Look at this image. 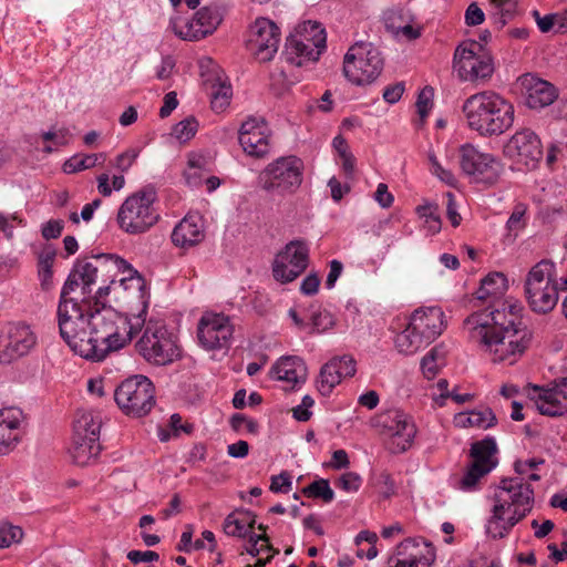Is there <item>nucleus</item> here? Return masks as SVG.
Masks as SVG:
<instances>
[{
  "label": "nucleus",
  "mask_w": 567,
  "mask_h": 567,
  "mask_svg": "<svg viewBox=\"0 0 567 567\" xmlns=\"http://www.w3.org/2000/svg\"><path fill=\"white\" fill-rule=\"evenodd\" d=\"M483 315L463 322V331L492 363L513 365L532 343V332L523 322L522 311Z\"/></svg>",
  "instance_id": "1"
},
{
  "label": "nucleus",
  "mask_w": 567,
  "mask_h": 567,
  "mask_svg": "<svg viewBox=\"0 0 567 567\" xmlns=\"http://www.w3.org/2000/svg\"><path fill=\"white\" fill-rule=\"evenodd\" d=\"M144 320L135 317L127 320L112 308L102 307L94 312L81 311V326L75 329V338H61L80 357L91 361H102L110 352L117 351L131 342L141 330Z\"/></svg>",
  "instance_id": "2"
},
{
  "label": "nucleus",
  "mask_w": 567,
  "mask_h": 567,
  "mask_svg": "<svg viewBox=\"0 0 567 567\" xmlns=\"http://www.w3.org/2000/svg\"><path fill=\"white\" fill-rule=\"evenodd\" d=\"M493 506L487 530L493 537H504L534 506V489L522 477L503 478L491 496Z\"/></svg>",
  "instance_id": "3"
},
{
  "label": "nucleus",
  "mask_w": 567,
  "mask_h": 567,
  "mask_svg": "<svg viewBox=\"0 0 567 567\" xmlns=\"http://www.w3.org/2000/svg\"><path fill=\"white\" fill-rule=\"evenodd\" d=\"M462 110L468 127L482 137L499 136L514 124V105L494 91L468 96Z\"/></svg>",
  "instance_id": "4"
},
{
  "label": "nucleus",
  "mask_w": 567,
  "mask_h": 567,
  "mask_svg": "<svg viewBox=\"0 0 567 567\" xmlns=\"http://www.w3.org/2000/svg\"><path fill=\"white\" fill-rule=\"evenodd\" d=\"M525 295L530 309L537 313L550 312L558 301L556 265L549 259H543L527 272Z\"/></svg>",
  "instance_id": "5"
},
{
  "label": "nucleus",
  "mask_w": 567,
  "mask_h": 567,
  "mask_svg": "<svg viewBox=\"0 0 567 567\" xmlns=\"http://www.w3.org/2000/svg\"><path fill=\"white\" fill-rule=\"evenodd\" d=\"M156 193L148 187L130 195L117 212L120 229L128 235L148 231L159 220V214L154 207Z\"/></svg>",
  "instance_id": "6"
},
{
  "label": "nucleus",
  "mask_w": 567,
  "mask_h": 567,
  "mask_svg": "<svg viewBox=\"0 0 567 567\" xmlns=\"http://www.w3.org/2000/svg\"><path fill=\"white\" fill-rule=\"evenodd\" d=\"M143 326L144 331L135 348L145 361L154 365H166L181 358L176 337L163 322L150 320Z\"/></svg>",
  "instance_id": "7"
},
{
  "label": "nucleus",
  "mask_w": 567,
  "mask_h": 567,
  "mask_svg": "<svg viewBox=\"0 0 567 567\" xmlns=\"http://www.w3.org/2000/svg\"><path fill=\"white\" fill-rule=\"evenodd\" d=\"M326 31L318 22H303L287 38L284 55L287 62L297 66L316 62L326 49Z\"/></svg>",
  "instance_id": "8"
},
{
  "label": "nucleus",
  "mask_w": 567,
  "mask_h": 567,
  "mask_svg": "<svg viewBox=\"0 0 567 567\" xmlns=\"http://www.w3.org/2000/svg\"><path fill=\"white\" fill-rule=\"evenodd\" d=\"M453 71L463 82L484 84L494 73V63L481 43L467 40L455 49Z\"/></svg>",
  "instance_id": "9"
},
{
  "label": "nucleus",
  "mask_w": 567,
  "mask_h": 567,
  "mask_svg": "<svg viewBox=\"0 0 567 567\" xmlns=\"http://www.w3.org/2000/svg\"><path fill=\"white\" fill-rule=\"evenodd\" d=\"M303 163L296 156L279 157L258 175V185L269 194L295 193L302 183Z\"/></svg>",
  "instance_id": "10"
},
{
  "label": "nucleus",
  "mask_w": 567,
  "mask_h": 567,
  "mask_svg": "<svg viewBox=\"0 0 567 567\" xmlns=\"http://www.w3.org/2000/svg\"><path fill=\"white\" fill-rule=\"evenodd\" d=\"M382 70L383 58L372 43L358 42L344 55L343 73L353 84H370Z\"/></svg>",
  "instance_id": "11"
},
{
  "label": "nucleus",
  "mask_w": 567,
  "mask_h": 567,
  "mask_svg": "<svg viewBox=\"0 0 567 567\" xmlns=\"http://www.w3.org/2000/svg\"><path fill=\"white\" fill-rule=\"evenodd\" d=\"M114 400L126 415L141 417L150 413L155 404V388L148 378L134 375L115 389Z\"/></svg>",
  "instance_id": "12"
},
{
  "label": "nucleus",
  "mask_w": 567,
  "mask_h": 567,
  "mask_svg": "<svg viewBox=\"0 0 567 567\" xmlns=\"http://www.w3.org/2000/svg\"><path fill=\"white\" fill-rule=\"evenodd\" d=\"M508 289L507 278L502 272H491L481 280L478 289L475 291L477 300L483 301L486 306L474 311L464 319L463 322H471L473 319L488 315L494 317L498 312L522 311V306L513 300L505 298Z\"/></svg>",
  "instance_id": "13"
},
{
  "label": "nucleus",
  "mask_w": 567,
  "mask_h": 567,
  "mask_svg": "<svg viewBox=\"0 0 567 567\" xmlns=\"http://www.w3.org/2000/svg\"><path fill=\"white\" fill-rule=\"evenodd\" d=\"M503 154L518 167L534 171L543 158L540 138L530 128H519L504 144Z\"/></svg>",
  "instance_id": "14"
},
{
  "label": "nucleus",
  "mask_w": 567,
  "mask_h": 567,
  "mask_svg": "<svg viewBox=\"0 0 567 567\" xmlns=\"http://www.w3.org/2000/svg\"><path fill=\"white\" fill-rule=\"evenodd\" d=\"M377 422L391 453L401 454L411 449L416 426L410 415L400 410H389L380 414Z\"/></svg>",
  "instance_id": "15"
},
{
  "label": "nucleus",
  "mask_w": 567,
  "mask_h": 567,
  "mask_svg": "<svg viewBox=\"0 0 567 567\" xmlns=\"http://www.w3.org/2000/svg\"><path fill=\"white\" fill-rule=\"evenodd\" d=\"M460 166L464 174L477 183L495 184L504 166L499 158L489 153H483L475 146L466 144L460 148Z\"/></svg>",
  "instance_id": "16"
},
{
  "label": "nucleus",
  "mask_w": 567,
  "mask_h": 567,
  "mask_svg": "<svg viewBox=\"0 0 567 567\" xmlns=\"http://www.w3.org/2000/svg\"><path fill=\"white\" fill-rule=\"evenodd\" d=\"M76 269L80 272L83 295L91 292V286L96 282H114L121 272L126 268V261L113 255H97L90 259L79 261Z\"/></svg>",
  "instance_id": "17"
},
{
  "label": "nucleus",
  "mask_w": 567,
  "mask_h": 567,
  "mask_svg": "<svg viewBox=\"0 0 567 567\" xmlns=\"http://www.w3.org/2000/svg\"><path fill=\"white\" fill-rule=\"evenodd\" d=\"M309 249L305 241L292 240L277 255L272 264V274L277 281L287 284L298 278L307 268Z\"/></svg>",
  "instance_id": "18"
},
{
  "label": "nucleus",
  "mask_w": 567,
  "mask_h": 567,
  "mask_svg": "<svg viewBox=\"0 0 567 567\" xmlns=\"http://www.w3.org/2000/svg\"><path fill=\"white\" fill-rule=\"evenodd\" d=\"M279 42V28L271 20L259 18L250 25L247 48L258 61H270L278 51Z\"/></svg>",
  "instance_id": "19"
},
{
  "label": "nucleus",
  "mask_w": 567,
  "mask_h": 567,
  "mask_svg": "<svg viewBox=\"0 0 567 567\" xmlns=\"http://www.w3.org/2000/svg\"><path fill=\"white\" fill-rule=\"evenodd\" d=\"M234 327L228 317L221 313H205L198 323V340L207 350L228 348Z\"/></svg>",
  "instance_id": "20"
},
{
  "label": "nucleus",
  "mask_w": 567,
  "mask_h": 567,
  "mask_svg": "<svg viewBox=\"0 0 567 567\" xmlns=\"http://www.w3.org/2000/svg\"><path fill=\"white\" fill-rule=\"evenodd\" d=\"M496 450V443L493 439H485L472 444L471 456L473 457V462L460 482L462 489H473L480 478L496 466V460L494 457Z\"/></svg>",
  "instance_id": "21"
},
{
  "label": "nucleus",
  "mask_w": 567,
  "mask_h": 567,
  "mask_svg": "<svg viewBox=\"0 0 567 567\" xmlns=\"http://www.w3.org/2000/svg\"><path fill=\"white\" fill-rule=\"evenodd\" d=\"M528 398L536 410L548 416H560L567 413V378L555 381L550 388L534 385L528 391Z\"/></svg>",
  "instance_id": "22"
},
{
  "label": "nucleus",
  "mask_w": 567,
  "mask_h": 567,
  "mask_svg": "<svg viewBox=\"0 0 567 567\" xmlns=\"http://www.w3.org/2000/svg\"><path fill=\"white\" fill-rule=\"evenodd\" d=\"M79 275L80 272L75 268L69 276L62 288L58 306V326L68 338H75V328L78 324L81 326V311H84L78 302L68 297L75 287L82 285Z\"/></svg>",
  "instance_id": "23"
},
{
  "label": "nucleus",
  "mask_w": 567,
  "mask_h": 567,
  "mask_svg": "<svg viewBox=\"0 0 567 567\" xmlns=\"http://www.w3.org/2000/svg\"><path fill=\"white\" fill-rule=\"evenodd\" d=\"M37 336L29 324L18 322L8 328L0 340V362L10 363L28 354L37 344Z\"/></svg>",
  "instance_id": "24"
},
{
  "label": "nucleus",
  "mask_w": 567,
  "mask_h": 567,
  "mask_svg": "<svg viewBox=\"0 0 567 567\" xmlns=\"http://www.w3.org/2000/svg\"><path fill=\"white\" fill-rule=\"evenodd\" d=\"M221 20L223 16L217 6H206L198 10L194 19L183 27L174 24L173 30L183 40L197 41L212 34Z\"/></svg>",
  "instance_id": "25"
},
{
  "label": "nucleus",
  "mask_w": 567,
  "mask_h": 567,
  "mask_svg": "<svg viewBox=\"0 0 567 567\" xmlns=\"http://www.w3.org/2000/svg\"><path fill=\"white\" fill-rule=\"evenodd\" d=\"M270 134L262 120L250 118L241 124L239 144L252 157H265L270 152Z\"/></svg>",
  "instance_id": "26"
},
{
  "label": "nucleus",
  "mask_w": 567,
  "mask_h": 567,
  "mask_svg": "<svg viewBox=\"0 0 567 567\" xmlns=\"http://www.w3.org/2000/svg\"><path fill=\"white\" fill-rule=\"evenodd\" d=\"M526 105L532 110H540L553 104L558 97L557 87L550 82L533 74L518 78Z\"/></svg>",
  "instance_id": "27"
},
{
  "label": "nucleus",
  "mask_w": 567,
  "mask_h": 567,
  "mask_svg": "<svg viewBox=\"0 0 567 567\" xmlns=\"http://www.w3.org/2000/svg\"><path fill=\"white\" fill-rule=\"evenodd\" d=\"M114 292L120 295L126 292L132 299H136L142 308L136 315L145 321L146 311L150 303V295L146 289L145 279L126 262V268H121L120 276L114 278ZM135 316L131 319L134 320Z\"/></svg>",
  "instance_id": "28"
},
{
  "label": "nucleus",
  "mask_w": 567,
  "mask_h": 567,
  "mask_svg": "<svg viewBox=\"0 0 567 567\" xmlns=\"http://www.w3.org/2000/svg\"><path fill=\"white\" fill-rule=\"evenodd\" d=\"M434 560L433 547L408 538L398 546L391 567H431Z\"/></svg>",
  "instance_id": "29"
},
{
  "label": "nucleus",
  "mask_w": 567,
  "mask_h": 567,
  "mask_svg": "<svg viewBox=\"0 0 567 567\" xmlns=\"http://www.w3.org/2000/svg\"><path fill=\"white\" fill-rule=\"evenodd\" d=\"M24 419L19 408L10 406L0 410V456L9 454L20 442Z\"/></svg>",
  "instance_id": "30"
},
{
  "label": "nucleus",
  "mask_w": 567,
  "mask_h": 567,
  "mask_svg": "<svg viewBox=\"0 0 567 567\" xmlns=\"http://www.w3.org/2000/svg\"><path fill=\"white\" fill-rule=\"evenodd\" d=\"M410 321L413 323V329H416L429 344L433 342L445 328L444 312L439 307H427L416 309Z\"/></svg>",
  "instance_id": "31"
},
{
  "label": "nucleus",
  "mask_w": 567,
  "mask_h": 567,
  "mask_svg": "<svg viewBox=\"0 0 567 567\" xmlns=\"http://www.w3.org/2000/svg\"><path fill=\"white\" fill-rule=\"evenodd\" d=\"M205 238L204 221L200 216L189 214L175 226L172 240L176 246L187 248L199 244Z\"/></svg>",
  "instance_id": "32"
},
{
  "label": "nucleus",
  "mask_w": 567,
  "mask_h": 567,
  "mask_svg": "<svg viewBox=\"0 0 567 567\" xmlns=\"http://www.w3.org/2000/svg\"><path fill=\"white\" fill-rule=\"evenodd\" d=\"M274 378L291 384V388L307 379V367L299 357L281 358L271 369Z\"/></svg>",
  "instance_id": "33"
},
{
  "label": "nucleus",
  "mask_w": 567,
  "mask_h": 567,
  "mask_svg": "<svg viewBox=\"0 0 567 567\" xmlns=\"http://www.w3.org/2000/svg\"><path fill=\"white\" fill-rule=\"evenodd\" d=\"M69 452L74 464L85 466L99 456L101 444L95 437L84 439V436L73 435Z\"/></svg>",
  "instance_id": "34"
},
{
  "label": "nucleus",
  "mask_w": 567,
  "mask_h": 567,
  "mask_svg": "<svg viewBox=\"0 0 567 567\" xmlns=\"http://www.w3.org/2000/svg\"><path fill=\"white\" fill-rule=\"evenodd\" d=\"M101 425L102 421L99 414H94L92 411L79 410L74 420L73 435L100 440Z\"/></svg>",
  "instance_id": "35"
},
{
  "label": "nucleus",
  "mask_w": 567,
  "mask_h": 567,
  "mask_svg": "<svg viewBox=\"0 0 567 567\" xmlns=\"http://www.w3.org/2000/svg\"><path fill=\"white\" fill-rule=\"evenodd\" d=\"M455 423L462 426L488 429L496 423V416L491 409L486 408L483 410L458 413L455 416Z\"/></svg>",
  "instance_id": "36"
},
{
  "label": "nucleus",
  "mask_w": 567,
  "mask_h": 567,
  "mask_svg": "<svg viewBox=\"0 0 567 567\" xmlns=\"http://www.w3.org/2000/svg\"><path fill=\"white\" fill-rule=\"evenodd\" d=\"M427 344L429 342L424 341V338L416 332V329H413V323L411 321L395 338L396 349L399 352L404 354H413Z\"/></svg>",
  "instance_id": "37"
},
{
  "label": "nucleus",
  "mask_w": 567,
  "mask_h": 567,
  "mask_svg": "<svg viewBox=\"0 0 567 567\" xmlns=\"http://www.w3.org/2000/svg\"><path fill=\"white\" fill-rule=\"evenodd\" d=\"M106 161V154H78L72 156L63 164V172L66 174H73L80 171L93 168L97 165H103Z\"/></svg>",
  "instance_id": "38"
},
{
  "label": "nucleus",
  "mask_w": 567,
  "mask_h": 567,
  "mask_svg": "<svg viewBox=\"0 0 567 567\" xmlns=\"http://www.w3.org/2000/svg\"><path fill=\"white\" fill-rule=\"evenodd\" d=\"M336 364L337 361H329L323 364L320 370L317 386L322 395H329L333 388L342 380L340 371H338Z\"/></svg>",
  "instance_id": "39"
},
{
  "label": "nucleus",
  "mask_w": 567,
  "mask_h": 567,
  "mask_svg": "<svg viewBox=\"0 0 567 567\" xmlns=\"http://www.w3.org/2000/svg\"><path fill=\"white\" fill-rule=\"evenodd\" d=\"M233 95L231 86L227 82H221L220 78L216 80V83L212 84L210 103L212 107L216 112L224 111L230 102Z\"/></svg>",
  "instance_id": "40"
},
{
  "label": "nucleus",
  "mask_w": 567,
  "mask_h": 567,
  "mask_svg": "<svg viewBox=\"0 0 567 567\" xmlns=\"http://www.w3.org/2000/svg\"><path fill=\"white\" fill-rule=\"evenodd\" d=\"M415 212L420 218L424 219L425 227L431 234H436L441 230L442 223L436 204L427 203L420 205Z\"/></svg>",
  "instance_id": "41"
},
{
  "label": "nucleus",
  "mask_w": 567,
  "mask_h": 567,
  "mask_svg": "<svg viewBox=\"0 0 567 567\" xmlns=\"http://www.w3.org/2000/svg\"><path fill=\"white\" fill-rule=\"evenodd\" d=\"M307 497L321 498L324 503H330L334 497V492L327 480L320 478L302 489Z\"/></svg>",
  "instance_id": "42"
},
{
  "label": "nucleus",
  "mask_w": 567,
  "mask_h": 567,
  "mask_svg": "<svg viewBox=\"0 0 567 567\" xmlns=\"http://www.w3.org/2000/svg\"><path fill=\"white\" fill-rule=\"evenodd\" d=\"M54 257L55 251L52 249L44 250L39 256V276L41 278V285L44 289H49L51 286Z\"/></svg>",
  "instance_id": "43"
},
{
  "label": "nucleus",
  "mask_w": 567,
  "mask_h": 567,
  "mask_svg": "<svg viewBox=\"0 0 567 567\" xmlns=\"http://www.w3.org/2000/svg\"><path fill=\"white\" fill-rule=\"evenodd\" d=\"M198 128V122L195 117L189 116L185 120L178 122L174 128H173V135L179 141V142H187L190 138H193L197 132Z\"/></svg>",
  "instance_id": "44"
},
{
  "label": "nucleus",
  "mask_w": 567,
  "mask_h": 567,
  "mask_svg": "<svg viewBox=\"0 0 567 567\" xmlns=\"http://www.w3.org/2000/svg\"><path fill=\"white\" fill-rule=\"evenodd\" d=\"M443 363V355L437 348L432 349L421 361V369L427 379H432Z\"/></svg>",
  "instance_id": "45"
},
{
  "label": "nucleus",
  "mask_w": 567,
  "mask_h": 567,
  "mask_svg": "<svg viewBox=\"0 0 567 567\" xmlns=\"http://www.w3.org/2000/svg\"><path fill=\"white\" fill-rule=\"evenodd\" d=\"M526 212L527 207L524 204L519 203L514 207L506 224L509 233H514V235H517V233H519L526 227Z\"/></svg>",
  "instance_id": "46"
},
{
  "label": "nucleus",
  "mask_w": 567,
  "mask_h": 567,
  "mask_svg": "<svg viewBox=\"0 0 567 567\" xmlns=\"http://www.w3.org/2000/svg\"><path fill=\"white\" fill-rule=\"evenodd\" d=\"M23 537V532L19 526L4 524L0 526V548H8L14 543H19Z\"/></svg>",
  "instance_id": "47"
},
{
  "label": "nucleus",
  "mask_w": 567,
  "mask_h": 567,
  "mask_svg": "<svg viewBox=\"0 0 567 567\" xmlns=\"http://www.w3.org/2000/svg\"><path fill=\"white\" fill-rule=\"evenodd\" d=\"M491 3L496 9L493 14L494 21L499 28H503L513 16L514 4H511L508 0H491Z\"/></svg>",
  "instance_id": "48"
},
{
  "label": "nucleus",
  "mask_w": 567,
  "mask_h": 567,
  "mask_svg": "<svg viewBox=\"0 0 567 567\" xmlns=\"http://www.w3.org/2000/svg\"><path fill=\"white\" fill-rule=\"evenodd\" d=\"M429 161L431 163V172L434 174L437 178H440L443 183L455 186L456 185V177L453 174L452 171L444 168L437 161L434 154H429Z\"/></svg>",
  "instance_id": "49"
},
{
  "label": "nucleus",
  "mask_w": 567,
  "mask_h": 567,
  "mask_svg": "<svg viewBox=\"0 0 567 567\" xmlns=\"http://www.w3.org/2000/svg\"><path fill=\"white\" fill-rule=\"evenodd\" d=\"M311 332H324L334 326L333 317L328 311H319L311 317Z\"/></svg>",
  "instance_id": "50"
},
{
  "label": "nucleus",
  "mask_w": 567,
  "mask_h": 567,
  "mask_svg": "<svg viewBox=\"0 0 567 567\" xmlns=\"http://www.w3.org/2000/svg\"><path fill=\"white\" fill-rule=\"evenodd\" d=\"M362 484V478L354 472H347L342 474L337 481V486L347 493H355Z\"/></svg>",
  "instance_id": "51"
},
{
  "label": "nucleus",
  "mask_w": 567,
  "mask_h": 567,
  "mask_svg": "<svg viewBox=\"0 0 567 567\" xmlns=\"http://www.w3.org/2000/svg\"><path fill=\"white\" fill-rule=\"evenodd\" d=\"M223 527L224 532L228 536L244 538L248 535L247 528H245L238 522L237 516L233 515L231 513L225 518Z\"/></svg>",
  "instance_id": "52"
},
{
  "label": "nucleus",
  "mask_w": 567,
  "mask_h": 567,
  "mask_svg": "<svg viewBox=\"0 0 567 567\" xmlns=\"http://www.w3.org/2000/svg\"><path fill=\"white\" fill-rule=\"evenodd\" d=\"M375 485L378 487L379 494L385 499L395 494L394 481L389 473H381L377 478Z\"/></svg>",
  "instance_id": "53"
},
{
  "label": "nucleus",
  "mask_w": 567,
  "mask_h": 567,
  "mask_svg": "<svg viewBox=\"0 0 567 567\" xmlns=\"http://www.w3.org/2000/svg\"><path fill=\"white\" fill-rule=\"evenodd\" d=\"M432 95L433 90L431 87H424L417 96L416 109L422 121L427 116L432 107Z\"/></svg>",
  "instance_id": "54"
},
{
  "label": "nucleus",
  "mask_w": 567,
  "mask_h": 567,
  "mask_svg": "<svg viewBox=\"0 0 567 567\" xmlns=\"http://www.w3.org/2000/svg\"><path fill=\"white\" fill-rule=\"evenodd\" d=\"M330 361H337L336 367L342 378L353 377L357 371L355 360L351 355L344 354L342 357H336Z\"/></svg>",
  "instance_id": "55"
},
{
  "label": "nucleus",
  "mask_w": 567,
  "mask_h": 567,
  "mask_svg": "<svg viewBox=\"0 0 567 567\" xmlns=\"http://www.w3.org/2000/svg\"><path fill=\"white\" fill-rule=\"evenodd\" d=\"M64 223L61 219H51L42 225L41 235L44 239L59 238L63 231Z\"/></svg>",
  "instance_id": "56"
},
{
  "label": "nucleus",
  "mask_w": 567,
  "mask_h": 567,
  "mask_svg": "<svg viewBox=\"0 0 567 567\" xmlns=\"http://www.w3.org/2000/svg\"><path fill=\"white\" fill-rule=\"evenodd\" d=\"M136 157L137 152L135 150H128L115 157L113 166L122 173L127 172L134 164Z\"/></svg>",
  "instance_id": "57"
},
{
  "label": "nucleus",
  "mask_w": 567,
  "mask_h": 567,
  "mask_svg": "<svg viewBox=\"0 0 567 567\" xmlns=\"http://www.w3.org/2000/svg\"><path fill=\"white\" fill-rule=\"evenodd\" d=\"M315 404L313 399L310 395L302 398L301 404L292 410L293 417L298 421L306 422L310 419L311 412L309 409Z\"/></svg>",
  "instance_id": "58"
},
{
  "label": "nucleus",
  "mask_w": 567,
  "mask_h": 567,
  "mask_svg": "<svg viewBox=\"0 0 567 567\" xmlns=\"http://www.w3.org/2000/svg\"><path fill=\"white\" fill-rule=\"evenodd\" d=\"M159 556L153 550H131L127 553V559L133 564L152 563L158 560Z\"/></svg>",
  "instance_id": "59"
},
{
  "label": "nucleus",
  "mask_w": 567,
  "mask_h": 567,
  "mask_svg": "<svg viewBox=\"0 0 567 567\" xmlns=\"http://www.w3.org/2000/svg\"><path fill=\"white\" fill-rule=\"evenodd\" d=\"M374 199L382 208H389L393 204L394 197L389 192L388 185L384 183H380L377 187Z\"/></svg>",
  "instance_id": "60"
},
{
  "label": "nucleus",
  "mask_w": 567,
  "mask_h": 567,
  "mask_svg": "<svg viewBox=\"0 0 567 567\" xmlns=\"http://www.w3.org/2000/svg\"><path fill=\"white\" fill-rule=\"evenodd\" d=\"M484 21V12L475 3H471L465 12V22L468 25H478Z\"/></svg>",
  "instance_id": "61"
},
{
  "label": "nucleus",
  "mask_w": 567,
  "mask_h": 567,
  "mask_svg": "<svg viewBox=\"0 0 567 567\" xmlns=\"http://www.w3.org/2000/svg\"><path fill=\"white\" fill-rule=\"evenodd\" d=\"M320 278L317 274L308 275L301 282L300 290L303 295L312 296L318 292Z\"/></svg>",
  "instance_id": "62"
},
{
  "label": "nucleus",
  "mask_w": 567,
  "mask_h": 567,
  "mask_svg": "<svg viewBox=\"0 0 567 567\" xmlns=\"http://www.w3.org/2000/svg\"><path fill=\"white\" fill-rule=\"evenodd\" d=\"M290 486H291V481H290L289 475L286 472L271 477L270 489L275 493L288 492Z\"/></svg>",
  "instance_id": "63"
},
{
  "label": "nucleus",
  "mask_w": 567,
  "mask_h": 567,
  "mask_svg": "<svg viewBox=\"0 0 567 567\" xmlns=\"http://www.w3.org/2000/svg\"><path fill=\"white\" fill-rule=\"evenodd\" d=\"M404 92V84L403 83H395L391 86H388L385 87V90L383 91V99L388 102V103H396L402 94Z\"/></svg>",
  "instance_id": "64"
}]
</instances>
